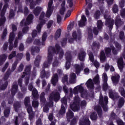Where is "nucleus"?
<instances>
[{"mask_svg": "<svg viewBox=\"0 0 125 125\" xmlns=\"http://www.w3.org/2000/svg\"><path fill=\"white\" fill-rule=\"evenodd\" d=\"M103 80L104 83L103 84V90H104V91H107L109 86L107 83V82H108V76H107V74H104Z\"/></svg>", "mask_w": 125, "mask_h": 125, "instance_id": "9d476101", "label": "nucleus"}, {"mask_svg": "<svg viewBox=\"0 0 125 125\" xmlns=\"http://www.w3.org/2000/svg\"><path fill=\"white\" fill-rule=\"evenodd\" d=\"M53 100L49 97V102L47 103L46 106L48 107H53L54 102Z\"/></svg>", "mask_w": 125, "mask_h": 125, "instance_id": "5fc2aeb1", "label": "nucleus"}, {"mask_svg": "<svg viewBox=\"0 0 125 125\" xmlns=\"http://www.w3.org/2000/svg\"><path fill=\"white\" fill-rule=\"evenodd\" d=\"M35 52H36L37 53H39L40 52V47L35 46L34 47H32L31 48V54L32 55H35Z\"/></svg>", "mask_w": 125, "mask_h": 125, "instance_id": "c03bdc74", "label": "nucleus"}, {"mask_svg": "<svg viewBox=\"0 0 125 125\" xmlns=\"http://www.w3.org/2000/svg\"><path fill=\"white\" fill-rule=\"evenodd\" d=\"M114 24L117 28H119L124 24V22L122 21V19L120 17H116L115 20Z\"/></svg>", "mask_w": 125, "mask_h": 125, "instance_id": "f3484780", "label": "nucleus"}, {"mask_svg": "<svg viewBox=\"0 0 125 125\" xmlns=\"http://www.w3.org/2000/svg\"><path fill=\"white\" fill-rule=\"evenodd\" d=\"M72 37L73 39H74V40H77V39H78V40L80 41V40L82 39V34H79L78 36V35L77 34V32L74 31L72 33Z\"/></svg>", "mask_w": 125, "mask_h": 125, "instance_id": "c9c22d12", "label": "nucleus"}, {"mask_svg": "<svg viewBox=\"0 0 125 125\" xmlns=\"http://www.w3.org/2000/svg\"><path fill=\"white\" fill-rule=\"evenodd\" d=\"M105 53L106 56L108 57L111 56V53H112V49L110 47H106L104 48Z\"/></svg>", "mask_w": 125, "mask_h": 125, "instance_id": "79ce46f5", "label": "nucleus"}, {"mask_svg": "<svg viewBox=\"0 0 125 125\" xmlns=\"http://www.w3.org/2000/svg\"><path fill=\"white\" fill-rule=\"evenodd\" d=\"M120 15L122 18H125V8L122 9L120 11Z\"/></svg>", "mask_w": 125, "mask_h": 125, "instance_id": "338daca9", "label": "nucleus"}, {"mask_svg": "<svg viewBox=\"0 0 125 125\" xmlns=\"http://www.w3.org/2000/svg\"><path fill=\"white\" fill-rule=\"evenodd\" d=\"M81 104V98L79 96H76L74 97V101L72 104H70V109L73 112H77L80 109V104Z\"/></svg>", "mask_w": 125, "mask_h": 125, "instance_id": "7ed1b4c3", "label": "nucleus"}, {"mask_svg": "<svg viewBox=\"0 0 125 125\" xmlns=\"http://www.w3.org/2000/svg\"><path fill=\"white\" fill-rule=\"evenodd\" d=\"M77 88L78 89V92L81 93V95H83V87L82 85L77 86Z\"/></svg>", "mask_w": 125, "mask_h": 125, "instance_id": "e2e57ef3", "label": "nucleus"}, {"mask_svg": "<svg viewBox=\"0 0 125 125\" xmlns=\"http://www.w3.org/2000/svg\"><path fill=\"white\" fill-rule=\"evenodd\" d=\"M32 106L34 108H38L39 107V102L38 101H33Z\"/></svg>", "mask_w": 125, "mask_h": 125, "instance_id": "680f3d73", "label": "nucleus"}, {"mask_svg": "<svg viewBox=\"0 0 125 125\" xmlns=\"http://www.w3.org/2000/svg\"><path fill=\"white\" fill-rule=\"evenodd\" d=\"M32 95L34 100H37V99L39 98V93L38 92V90H37L36 88H34L32 91Z\"/></svg>", "mask_w": 125, "mask_h": 125, "instance_id": "b1692460", "label": "nucleus"}, {"mask_svg": "<svg viewBox=\"0 0 125 125\" xmlns=\"http://www.w3.org/2000/svg\"><path fill=\"white\" fill-rule=\"evenodd\" d=\"M111 80L113 83H118L120 81V75L117 74L114 76H112L111 77Z\"/></svg>", "mask_w": 125, "mask_h": 125, "instance_id": "cd10ccee", "label": "nucleus"}, {"mask_svg": "<svg viewBox=\"0 0 125 125\" xmlns=\"http://www.w3.org/2000/svg\"><path fill=\"white\" fill-rule=\"evenodd\" d=\"M24 104L25 107L31 105V99L29 97H25L24 100Z\"/></svg>", "mask_w": 125, "mask_h": 125, "instance_id": "72a5a7b5", "label": "nucleus"}, {"mask_svg": "<svg viewBox=\"0 0 125 125\" xmlns=\"http://www.w3.org/2000/svg\"><path fill=\"white\" fill-rule=\"evenodd\" d=\"M45 93H44V92L40 94V102L42 103H45L46 102V99H45Z\"/></svg>", "mask_w": 125, "mask_h": 125, "instance_id": "f704fd0d", "label": "nucleus"}, {"mask_svg": "<svg viewBox=\"0 0 125 125\" xmlns=\"http://www.w3.org/2000/svg\"><path fill=\"white\" fill-rule=\"evenodd\" d=\"M14 107L15 112L18 113L19 112V109L21 108V104L19 102H16L14 104Z\"/></svg>", "mask_w": 125, "mask_h": 125, "instance_id": "c85d7f7f", "label": "nucleus"}, {"mask_svg": "<svg viewBox=\"0 0 125 125\" xmlns=\"http://www.w3.org/2000/svg\"><path fill=\"white\" fill-rule=\"evenodd\" d=\"M90 118L92 121H96L97 120V114L96 112H92L90 116Z\"/></svg>", "mask_w": 125, "mask_h": 125, "instance_id": "09e8293b", "label": "nucleus"}, {"mask_svg": "<svg viewBox=\"0 0 125 125\" xmlns=\"http://www.w3.org/2000/svg\"><path fill=\"white\" fill-rule=\"evenodd\" d=\"M59 80V77H58V74H57V73L53 74L51 80L52 84H53L54 86H55V85H56V83H58Z\"/></svg>", "mask_w": 125, "mask_h": 125, "instance_id": "ddd939ff", "label": "nucleus"}, {"mask_svg": "<svg viewBox=\"0 0 125 125\" xmlns=\"http://www.w3.org/2000/svg\"><path fill=\"white\" fill-rule=\"evenodd\" d=\"M8 85V82L7 81L5 82L4 84L0 85V90H4L6 89Z\"/></svg>", "mask_w": 125, "mask_h": 125, "instance_id": "8fccbe9b", "label": "nucleus"}, {"mask_svg": "<svg viewBox=\"0 0 125 125\" xmlns=\"http://www.w3.org/2000/svg\"><path fill=\"white\" fill-rule=\"evenodd\" d=\"M79 125H91L90 121H89V119H88V118L87 117L81 119L80 120Z\"/></svg>", "mask_w": 125, "mask_h": 125, "instance_id": "4468645a", "label": "nucleus"}, {"mask_svg": "<svg viewBox=\"0 0 125 125\" xmlns=\"http://www.w3.org/2000/svg\"><path fill=\"white\" fill-rule=\"evenodd\" d=\"M100 60L102 62H104V61L106 60V55L105 54V52H104L103 50L100 53Z\"/></svg>", "mask_w": 125, "mask_h": 125, "instance_id": "2f4dec72", "label": "nucleus"}, {"mask_svg": "<svg viewBox=\"0 0 125 125\" xmlns=\"http://www.w3.org/2000/svg\"><path fill=\"white\" fill-rule=\"evenodd\" d=\"M14 39H15V33L12 32L10 33L9 36V43H12V42H13V41H14Z\"/></svg>", "mask_w": 125, "mask_h": 125, "instance_id": "c756f323", "label": "nucleus"}, {"mask_svg": "<svg viewBox=\"0 0 125 125\" xmlns=\"http://www.w3.org/2000/svg\"><path fill=\"white\" fill-rule=\"evenodd\" d=\"M73 118H74V112L71 109H69L68 111L66 113L67 122L70 123L71 122V119H73Z\"/></svg>", "mask_w": 125, "mask_h": 125, "instance_id": "6ab92c4d", "label": "nucleus"}, {"mask_svg": "<svg viewBox=\"0 0 125 125\" xmlns=\"http://www.w3.org/2000/svg\"><path fill=\"white\" fill-rule=\"evenodd\" d=\"M85 22H86V17L83 15L81 17V20L78 21L79 27H83L85 25Z\"/></svg>", "mask_w": 125, "mask_h": 125, "instance_id": "a211bd4d", "label": "nucleus"}, {"mask_svg": "<svg viewBox=\"0 0 125 125\" xmlns=\"http://www.w3.org/2000/svg\"><path fill=\"white\" fill-rule=\"evenodd\" d=\"M65 56L66 61L65 65V69L66 70H69L71 67V62H72V58H73L71 51H67L65 54Z\"/></svg>", "mask_w": 125, "mask_h": 125, "instance_id": "423d86ee", "label": "nucleus"}, {"mask_svg": "<svg viewBox=\"0 0 125 125\" xmlns=\"http://www.w3.org/2000/svg\"><path fill=\"white\" fill-rule=\"evenodd\" d=\"M42 10V8L41 7L37 6L33 10V14H34L35 16H39Z\"/></svg>", "mask_w": 125, "mask_h": 125, "instance_id": "aec40b11", "label": "nucleus"}, {"mask_svg": "<svg viewBox=\"0 0 125 125\" xmlns=\"http://www.w3.org/2000/svg\"><path fill=\"white\" fill-rule=\"evenodd\" d=\"M28 31H29L28 26L24 27L22 30V32L23 34H27Z\"/></svg>", "mask_w": 125, "mask_h": 125, "instance_id": "774afa93", "label": "nucleus"}, {"mask_svg": "<svg viewBox=\"0 0 125 125\" xmlns=\"http://www.w3.org/2000/svg\"><path fill=\"white\" fill-rule=\"evenodd\" d=\"M118 67L120 70L123 69L124 68V59L123 58H120L117 61Z\"/></svg>", "mask_w": 125, "mask_h": 125, "instance_id": "393cba45", "label": "nucleus"}, {"mask_svg": "<svg viewBox=\"0 0 125 125\" xmlns=\"http://www.w3.org/2000/svg\"><path fill=\"white\" fill-rule=\"evenodd\" d=\"M18 64V62L16 61L14 62L13 64L12 65L11 70L10 69V68L8 69L5 74H4V77L3 78L4 81H7L10 75H11V73H12V72H14V71L16 70V68L17 67Z\"/></svg>", "mask_w": 125, "mask_h": 125, "instance_id": "39448f33", "label": "nucleus"}, {"mask_svg": "<svg viewBox=\"0 0 125 125\" xmlns=\"http://www.w3.org/2000/svg\"><path fill=\"white\" fill-rule=\"evenodd\" d=\"M119 37L121 41H123V40H125V32H124L123 31H120Z\"/></svg>", "mask_w": 125, "mask_h": 125, "instance_id": "bf43d9fd", "label": "nucleus"}, {"mask_svg": "<svg viewBox=\"0 0 125 125\" xmlns=\"http://www.w3.org/2000/svg\"><path fill=\"white\" fill-rule=\"evenodd\" d=\"M112 11L113 13H117L119 11V6L115 4L112 8Z\"/></svg>", "mask_w": 125, "mask_h": 125, "instance_id": "052dcab7", "label": "nucleus"}, {"mask_svg": "<svg viewBox=\"0 0 125 125\" xmlns=\"http://www.w3.org/2000/svg\"><path fill=\"white\" fill-rule=\"evenodd\" d=\"M47 38V34L46 33H44L42 36V45H45V43L44 42L46 41Z\"/></svg>", "mask_w": 125, "mask_h": 125, "instance_id": "a18cd8bd", "label": "nucleus"}, {"mask_svg": "<svg viewBox=\"0 0 125 125\" xmlns=\"http://www.w3.org/2000/svg\"><path fill=\"white\" fill-rule=\"evenodd\" d=\"M45 22L46 21L45 20H42L40 21V23L38 24L36 29H37L38 33H41V32L42 31V25H44Z\"/></svg>", "mask_w": 125, "mask_h": 125, "instance_id": "4be33fe9", "label": "nucleus"}, {"mask_svg": "<svg viewBox=\"0 0 125 125\" xmlns=\"http://www.w3.org/2000/svg\"><path fill=\"white\" fill-rule=\"evenodd\" d=\"M33 19H34V15L32 14H29L26 18V21L23 19L22 20L21 22H20V26H21V27L28 26V25L31 24Z\"/></svg>", "mask_w": 125, "mask_h": 125, "instance_id": "0eeeda50", "label": "nucleus"}, {"mask_svg": "<svg viewBox=\"0 0 125 125\" xmlns=\"http://www.w3.org/2000/svg\"><path fill=\"white\" fill-rule=\"evenodd\" d=\"M49 97L55 102H58L60 100V93L58 91L52 92Z\"/></svg>", "mask_w": 125, "mask_h": 125, "instance_id": "6e6552de", "label": "nucleus"}, {"mask_svg": "<svg viewBox=\"0 0 125 125\" xmlns=\"http://www.w3.org/2000/svg\"><path fill=\"white\" fill-rule=\"evenodd\" d=\"M7 58V56L4 54L0 55V66L3 65V63L5 62Z\"/></svg>", "mask_w": 125, "mask_h": 125, "instance_id": "bb28decb", "label": "nucleus"}, {"mask_svg": "<svg viewBox=\"0 0 125 125\" xmlns=\"http://www.w3.org/2000/svg\"><path fill=\"white\" fill-rule=\"evenodd\" d=\"M62 105L59 113L57 114V117L61 118L63 115L66 113V107H67V98H62L61 99Z\"/></svg>", "mask_w": 125, "mask_h": 125, "instance_id": "f03ea898", "label": "nucleus"}, {"mask_svg": "<svg viewBox=\"0 0 125 125\" xmlns=\"http://www.w3.org/2000/svg\"><path fill=\"white\" fill-rule=\"evenodd\" d=\"M55 46V47L50 46L48 48V54L52 57H53L52 56L53 54H59V52H60L61 50H63L59 44L56 43Z\"/></svg>", "mask_w": 125, "mask_h": 125, "instance_id": "f257e3e1", "label": "nucleus"}, {"mask_svg": "<svg viewBox=\"0 0 125 125\" xmlns=\"http://www.w3.org/2000/svg\"><path fill=\"white\" fill-rule=\"evenodd\" d=\"M98 30L101 32L102 31V29H103V22L102 21L99 20L97 21V27Z\"/></svg>", "mask_w": 125, "mask_h": 125, "instance_id": "473e14b6", "label": "nucleus"}, {"mask_svg": "<svg viewBox=\"0 0 125 125\" xmlns=\"http://www.w3.org/2000/svg\"><path fill=\"white\" fill-rule=\"evenodd\" d=\"M110 48L112 51V53L114 55H117L118 54V50H116V48L114 47V45H110Z\"/></svg>", "mask_w": 125, "mask_h": 125, "instance_id": "13d9d810", "label": "nucleus"}, {"mask_svg": "<svg viewBox=\"0 0 125 125\" xmlns=\"http://www.w3.org/2000/svg\"><path fill=\"white\" fill-rule=\"evenodd\" d=\"M125 98L124 97H121L118 100L119 108H122V107L125 105Z\"/></svg>", "mask_w": 125, "mask_h": 125, "instance_id": "7c9ffc66", "label": "nucleus"}, {"mask_svg": "<svg viewBox=\"0 0 125 125\" xmlns=\"http://www.w3.org/2000/svg\"><path fill=\"white\" fill-rule=\"evenodd\" d=\"M62 32V30H61V29L60 28L57 29L55 34V40H56L60 38V37L61 36Z\"/></svg>", "mask_w": 125, "mask_h": 125, "instance_id": "4c0bfd02", "label": "nucleus"}, {"mask_svg": "<svg viewBox=\"0 0 125 125\" xmlns=\"http://www.w3.org/2000/svg\"><path fill=\"white\" fill-rule=\"evenodd\" d=\"M62 83H68V76L65 75L62 78Z\"/></svg>", "mask_w": 125, "mask_h": 125, "instance_id": "0e129e2a", "label": "nucleus"}, {"mask_svg": "<svg viewBox=\"0 0 125 125\" xmlns=\"http://www.w3.org/2000/svg\"><path fill=\"white\" fill-rule=\"evenodd\" d=\"M86 56V52L83 49L81 50L80 52L78 53V59L82 62H84L85 60V57Z\"/></svg>", "mask_w": 125, "mask_h": 125, "instance_id": "9b49d317", "label": "nucleus"}, {"mask_svg": "<svg viewBox=\"0 0 125 125\" xmlns=\"http://www.w3.org/2000/svg\"><path fill=\"white\" fill-rule=\"evenodd\" d=\"M52 12H53V9L48 8L45 15L46 17H47V18H49V17L51 16V14H52Z\"/></svg>", "mask_w": 125, "mask_h": 125, "instance_id": "de8ad7c7", "label": "nucleus"}, {"mask_svg": "<svg viewBox=\"0 0 125 125\" xmlns=\"http://www.w3.org/2000/svg\"><path fill=\"white\" fill-rule=\"evenodd\" d=\"M101 16V12H100V11L97 10V11H96V12L94 14V18H95V19L97 20L98 19H100Z\"/></svg>", "mask_w": 125, "mask_h": 125, "instance_id": "37998d69", "label": "nucleus"}, {"mask_svg": "<svg viewBox=\"0 0 125 125\" xmlns=\"http://www.w3.org/2000/svg\"><path fill=\"white\" fill-rule=\"evenodd\" d=\"M109 98L111 99H118L119 98V94L116 92H113V90H110L108 93Z\"/></svg>", "mask_w": 125, "mask_h": 125, "instance_id": "2eb2a0df", "label": "nucleus"}, {"mask_svg": "<svg viewBox=\"0 0 125 125\" xmlns=\"http://www.w3.org/2000/svg\"><path fill=\"white\" fill-rule=\"evenodd\" d=\"M89 59L91 62H94V56L93 53L90 52L88 53Z\"/></svg>", "mask_w": 125, "mask_h": 125, "instance_id": "6e6d98bb", "label": "nucleus"}, {"mask_svg": "<svg viewBox=\"0 0 125 125\" xmlns=\"http://www.w3.org/2000/svg\"><path fill=\"white\" fill-rule=\"evenodd\" d=\"M75 67L76 75H80V74H81V72L83 70V63L82 62L81 65L76 64H75Z\"/></svg>", "mask_w": 125, "mask_h": 125, "instance_id": "f8f14e48", "label": "nucleus"}, {"mask_svg": "<svg viewBox=\"0 0 125 125\" xmlns=\"http://www.w3.org/2000/svg\"><path fill=\"white\" fill-rule=\"evenodd\" d=\"M41 60H42V56L40 55H38L34 61V64L36 67L40 66V63H41Z\"/></svg>", "mask_w": 125, "mask_h": 125, "instance_id": "a878e982", "label": "nucleus"}, {"mask_svg": "<svg viewBox=\"0 0 125 125\" xmlns=\"http://www.w3.org/2000/svg\"><path fill=\"white\" fill-rule=\"evenodd\" d=\"M53 58V57H51V56L48 55V54L47 61H45L43 63L44 68H48V66L51 64V61H52Z\"/></svg>", "mask_w": 125, "mask_h": 125, "instance_id": "dca6fc26", "label": "nucleus"}, {"mask_svg": "<svg viewBox=\"0 0 125 125\" xmlns=\"http://www.w3.org/2000/svg\"><path fill=\"white\" fill-rule=\"evenodd\" d=\"M17 91H18V84H13L11 88V96L9 97L8 101V104H10V105H12V104H13V101H14V96H15Z\"/></svg>", "mask_w": 125, "mask_h": 125, "instance_id": "20e7f679", "label": "nucleus"}, {"mask_svg": "<svg viewBox=\"0 0 125 125\" xmlns=\"http://www.w3.org/2000/svg\"><path fill=\"white\" fill-rule=\"evenodd\" d=\"M88 36L89 38H93V34L92 33V29L91 28H88Z\"/></svg>", "mask_w": 125, "mask_h": 125, "instance_id": "69168bd1", "label": "nucleus"}, {"mask_svg": "<svg viewBox=\"0 0 125 125\" xmlns=\"http://www.w3.org/2000/svg\"><path fill=\"white\" fill-rule=\"evenodd\" d=\"M95 111H96L99 118H102V108L100 106H96L94 107Z\"/></svg>", "mask_w": 125, "mask_h": 125, "instance_id": "5701e85b", "label": "nucleus"}, {"mask_svg": "<svg viewBox=\"0 0 125 125\" xmlns=\"http://www.w3.org/2000/svg\"><path fill=\"white\" fill-rule=\"evenodd\" d=\"M26 2H30V7L31 9H34L35 6L37 3L34 1V0H26Z\"/></svg>", "mask_w": 125, "mask_h": 125, "instance_id": "e433bc0d", "label": "nucleus"}, {"mask_svg": "<svg viewBox=\"0 0 125 125\" xmlns=\"http://www.w3.org/2000/svg\"><path fill=\"white\" fill-rule=\"evenodd\" d=\"M114 22L115 21H114V19H107L105 21L104 25L105 26H106V27H108L109 31H112V30L113 29V27H114Z\"/></svg>", "mask_w": 125, "mask_h": 125, "instance_id": "1a4fd4ad", "label": "nucleus"}, {"mask_svg": "<svg viewBox=\"0 0 125 125\" xmlns=\"http://www.w3.org/2000/svg\"><path fill=\"white\" fill-rule=\"evenodd\" d=\"M24 71L27 75H30V74H31V65L27 66L25 67Z\"/></svg>", "mask_w": 125, "mask_h": 125, "instance_id": "4d7b16f0", "label": "nucleus"}, {"mask_svg": "<svg viewBox=\"0 0 125 125\" xmlns=\"http://www.w3.org/2000/svg\"><path fill=\"white\" fill-rule=\"evenodd\" d=\"M46 76V78L49 77V74L45 72V70L43 69L41 72V79H44Z\"/></svg>", "mask_w": 125, "mask_h": 125, "instance_id": "58836bf2", "label": "nucleus"}, {"mask_svg": "<svg viewBox=\"0 0 125 125\" xmlns=\"http://www.w3.org/2000/svg\"><path fill=\"white\" fill-rule=\"evenodd\" d=\"M76 74L72 73L70 75V79L69 80V82L70 83H75L76 81H75V80H76Z\"/></svg>", "mask_w": 125, "mask_h": 125, "instance_id": "a19ab883", "label": "nucleus"}, {"mask_svg": "<svg viewBox=\"0 0 125 125\" xmlns=\"http://www.w3.org/2000/svg\"><path fill=\"white\" fill-rule=\"evenodd\" d=\"M3 114L5 118H8V117H9V114H10V107H7L5 109Z\"/></svg>", "mask_w": 125, "mask_h": 125, "instance_id": "ea45409f", "label": "nucleus"}, {"mask_svg": "<svg viewBox=\"0 0 125 125\" xmlns=\"http://www.w3.org/2000/svg\"><path fill=\"white\" fill-rule=\"evenodd\" d=\"M7 35V28L4 29L2 36H1V39L2 41H3L5 38H6V36Z\"/></svg>", "mask_w": 125, "mask_h": 125, "instance_id": "603ef678", "label": "nucleus"}, {"mask_svg": "<svg viewBox=\"0 0 125 125\" xmlns=\"http://www.w3.org/2000/svg\"><path fill=\"white\" fill-rule=\"evenodd\" d=\"M115 47L117 48L118 51H120L122 49V45L121 43H119L118 42L116 41L114 42Z\"/></svg>", "mask_w": 125, "mask_h": 125, "instance_id": "3c124183", "label": "nucleus"}, {"mask_svg": "<svg viewBox=\"0 0 125 125\" xmlns=\"http://www.w3.org/2000/svg\"><path fill=\"white\" fill-rule=\"evenodd\" d=\"M14 57H16V51H12L11 53L9 55L8 59L11 60V59L14 58Z\"/></svg>", "mask_w": 125, "mask_h": 125, "instance_id": "864d4df0", "label": "nucleus"}, {"mask_svg": "<svg viewBox=\"0 0 125 125\" xmlns=\"http://www.w3.org/2000/svg\"><path fill=\"white\" fill-rule=\"evenodd\" d=\"M87 87L89 89H93L94 88V83L92 82V80L91 79H89L86 83Z\"/></svg>", "mask_w": 125, "mask_h": 125, "instance_id": "412c9836", "label": "nucleus"}, {"mask_svg": "<svg viewBox=\"0 0 125 125\" xmlns=\"http://www.w3.org/2000/svg\"><path fill=\"white\" fill-rule=\"evenodd\" d=\"M119 91L121 94V96L123 97V98H125V90L124 87H120L119 88Z\"/></svg>", "mask_w": 125, "mask_h": 125, "instance_id": "49530a36", "label": "nucleus"}]
</instances>
